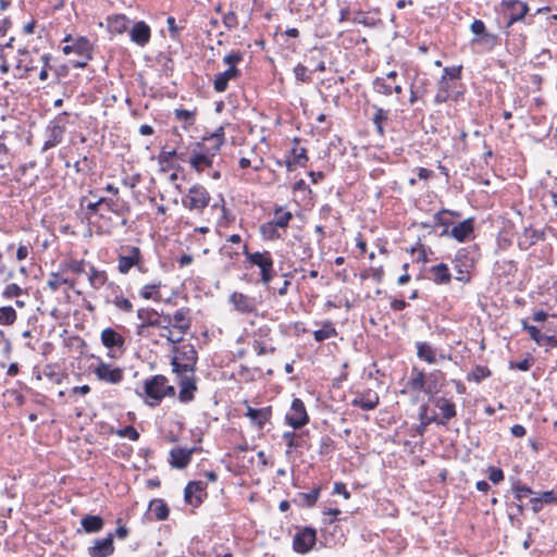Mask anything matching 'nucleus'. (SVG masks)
Here are the masks:
<instances>
[{
	"label": "nucleus",
	"instance_id": "1",
	"mask_svg": "<svg viewBox=\"0 0 557 557\" xmlns=\"http://www.w3.org/2000/svg\"><path fill=\"white\" fill-rule=\"evenodd\" d=\"M188 308H180L173 314L158 311L153 308H139L137 318L141 323L136 326V335H149V327L160 330V336L171 344H180L191 327V318Z\"/></svg>",
	"mask_w": 557,
	"mask_h": 557
},
{
	"label": "nucleus",
	"instance_id": "2",
	"mask_svg": "<svg viewBox=\"0 0 557 557\" xmlns=\"http://www.w3.org/2000/svg\"><path fill=\"white\" fill-rule=\"evenodd\" d=\"M174 356L171 360L173 372L176 374L195 373L198 360L197 351L191 344L176 346L173 344Z\"/></svg>",
	"mask_w": 557,
	"mask_h": 557
},
{
	"label": "nucleus",
	"instance_id": "3",
	"mask_svg": "<svg viewBox=\"0 0 557 557\" xmlns=\"http://www.w3.org/2000/svg\"><path fill=\"white\" fill-rule=\"evenodd\" d=\"M144 393L147 397L146 403L154 407L158 406L165 396H174L175 388L168 384V379L164 375L157 374L145 381Z\"/></svg>",
	"mask_w": 557,
	"mask_h": 557
},
{
	"label": "nucleus",
	"instance_id": "4",
	"mask_svg": "<svg viewBox=\"0 0 557 557\" xmlns=\"http://www.w3.org/2000/svg\"><path fill=\"white\" fill-rule=\"evenodd\" d=\"M134 267L141 273L147 271L140 248L136 246L122 247L117 257L119 272L127 274Z\"/></svg>",
	"mask_w": 557,
	"mask_h": 557
},
{
	"label": "nucleus",
	"instance_id": "5",
	"mask_svg": "<svg viewBox=\"0 0 557 557\" xmlns=\"http://www.w3.org/2000/svg\"><path fill=\"white\" fill-rule=\"evenodd\" d=\"M244 253L251 265L260 269L261 282L269 284L274 275L273 259L270 251L249 252L247 246H244Z\"/></svg>",
	"mask_w": 557,
	"mask_h": 557
},
{
	"label": "nucleus",
	"instance_id": "6",
	"mask_svg": "<svg viewBox=\"0 0 557 557\" xmlns=\"http://www.w3.org/2000/svg\"><path fill=\"white\" fill-rule=\"evenodd\" d=\"M66 115L67 113L63 112L47 125L45 131L46 139L44 141L41 151H47L51 148H54L63 141L66 132Z\"/></svg>",
	"mask_w": 557,
	"mask_h": 557
},
{
	"label": "nucleus",
	"instance_id": "7",
	"mask_svg": "<svg viewBox=\"0 0 557 557\" xmlns=\"http://www.w3.org/2000/svg\"><path fill=\"white\" fill-rule=\"evenodd\" d=\"M211 196L202 185L195 184L189 187L187 194L182 198L184 208L201 213L210 203Z\"/></svg>",
	"mask_w": 557,
	"mask_h": 557
},
{
	"label": "nucleus",
	"instance_id": "8",
	"mask_svg": "<svg viewBox=\"0 0 557 557\" xmlns=\"http://www.w3.org/2000/svg\"><path fill=\"white\" fill-rule=\"evenodd\" d=\"M78 205L87 220L90 221L92 218L106 219L96 190L89 189L88 195L81 196Z\"/></svg>",
	"mask_w": 557,
	"mask_h": 557
},
{
	"label": "nucleus",
	"instance_id": "9",
	"mask_svg": "<svg viewBox=\"0 0 557 557\" xmlns=\"http://www.w3.org/2000/svg\"><path fill=\"white\" fill-rule=\"evenodd\" d=\"M285 422L294 429H300L309 422V416L300 398L293 399L290 409L285 416Z\"/></svg>",
	"mask_w": 557,
	"mask_h": 557
},
{
	"label": "nucleus",
	"instance_id": "10",
	"mask_svg": "<svg viewBox=\"0 0 557 557\" xmlns=\"http://www.w3.org/2000/svg\"><path fill=\"white\" fill-rule=\"evenodd\" d=\"M454 269L457 271L458 276L456 280L461 282L469 281V273L474 267V259L470 256V252L462 248L459 249L453 260Z\"/></svg>",
	"mask_w": 557,
	"mask_h": 557
},
{
	"label": "nucleus",
	"instance_id": "11",
	"mask_svg": "<svg viewBox=\"0 0 557 557\" xmlns=\"http://www.w3.org/2000/svg\"><path fill=\"white\" fill-rule=\"evenodd\" d=\"M195 144L198 148L208 151L209 154L214 157L225 144L224 127L219 126L213 133L205 136L201 141H196Z\"/></svg>",
	"mask_w": 557,
	"mask_h": 557
},
{
	"label": "nucleus",
	"instance_id": "12",
	"mask_svg": "<svg viewBox=\"0 0 557 557\" xmlns=\"http://www.w3.org/2000/svg\"><path fill=\"white\" fill-rule=\"evenodd\" d=\"M94 374L99 381L109 384H119L124 377L123 369L115 367L112 368L109 363L99 360V363L94 369Z\"/></svg>",
	"mask_w": 557,
	"mask_h": 557
},
{
	"label": "nucleus",
	"instance_id": "13",
	"mask_svg": "<svg viewBox=\"0 0 557 557\" xmlns=\"http://www.w3.org/2000/svg\"><path fill=\"white\" fill-rule=\"evenodd\" d=\"M315 540V530L309 527L301 528L294 535L293 547L297 553L306 554L313 547Z\"/></svg>",
	"mask_w": 557,
	"mask_h": 557
},
{
	"label": "nucleus",
	"instance_id": "14",
	"mask_svg": "<svg viewBox=\"0 0 557 557\" xmlns=\"http://www.w3.org/2000/svg\"><path fill=\"white\" fill-rule=\"evenodd\" d=\"M190 168L198 173L203 172L207 169L212 168L213 157L208 151L198 148L194 143L191 148V156L188 158Z\"/></svg>",
	"mask_w": 557,
	"mask_h": 557
},
{
	"label": "nucleus",
	"instance_id": "15",
	"mask_svg": "<svg viewBox=\"0 0 557 557\" xmlns=\"http://www.w3.org/2000/svg\"><path fill=\"white\" fill-rule=\"evenodd\" d=\"M178 377L180 393L178 399L182 403H189L195 397L197 391L195 373L176 374Z\"/></svg>",
	"mask_w": 557,
	"mask_h": 557
},
{
	"label": "nucleus",
	"instance_id": "16",
	"mask_svg": "<svg viewBox=\"0 0 557 557\" xmlns=\"http://www.w3.org/2000/svg\"><path fill=\"white\" fill-rule=\"evenodd\" d=\"M207 484L201 481L189 482L184 490V498L187 504L191 506H198L202 503L207 496Z\"/></svg>",
	"mask_w": 557,
	"mask_h": 557
},
{
	"label": "nucleus",
	"instance_id": "17",
	"mask_svg": "<svg viewBox=\"0 0 557 557\" xmlns=\"http://www.w3.org/2000/svg\"><path fill=\"white\" fill-rule=\"evenodd\" d=\"M474 222L472 218L459 222L457 225L449 228H443L441 236H450L459 243L465 242L473 233Z\"/></svg>",
	"mask_w": 557,
	"mask_h": 557
},
{
	"label": "nucleus",
	"instance_id": "18",
	"mask_svg": "<svg viewBox=\"0 0 557 557\" xmlns=\"http://www.w3.org/2000/svg\"><path fill=\"white\" fill-rule=\"evenodd\" d=\"M99 201L101 202L102 212H111L117 216H124L131 211V207L128 202L120 199V197H99Z\"/></svg>",
	"mask_w": 557,
	"mask_h": 557
},
{
	"label": "nucleus",
	"instance_id": "19",
	"mask_svg": "<svg viewBox=\"0 0 557 557\" xmlns=\"http://www.w3.org/2000/svg\"><path fill=\"white\" fill-rule=\"evenodd\" d=\"M504 5L506 8L505 14L508 17L507 27H509L513 23L522 20L529 10L527 3L522 2L520 0L504 1Z\"/></svg>",
	"mask_w": 557,
	"mask_h": 557
},
{
	"label": "nucleus",
	"instance_id": "20",
	"mask_svg": "<svg viewBox=\"0 0 557 557\" xmlns=\"http://www.w3.org/2000/svg\"><path fill=\"white\" fill-rule=\"evenodd\" d=\"M246 404V412L245 417L249 418L251 423L257 425L259 430H262L264 425L270 421L272 416V409L271 407H263V408H252L248 405V401L245 400Z\"/></svg>",
	"mask_w": 557,
	"mask_h": 557
},
{
	"label": "nucleus",
	"instance_id": "21",
	"mask_svg": "<svg viewBox=\"0 0 557 557\" xmlns=\"http://www.w3.org/2000/svg\"><path fill=\"white\" fill-rule=\"evenodd\" d=\"M197 450L196 447L193 448H182V447H175L171 449L170 451V463L173 468L176 469H185L190 460L191 455Z\"/></svg>",
	"mask_w": 557,
	"mask_h": 557
},
{
	"label": "nucleus",
	"instance_id": "22",
	"mask_svg": "<svg viewBox=\"0 0 557 557\" xmlns=\"http://www.w3.org/2000/svg\"><path fill=\"white\" fill-rule=\"evenodd\" d=\"M435 407L440 410L441 417L435 419V422L441 425H446L450 419L456 417V405L445 397H438L435 400Z\"/></svg>",
	"mask_w": 557,
	"mask_h": 557
},
{
	"label": "nucleus",
	"instance_id": "23",
	"mask_svg": "<svg viewBox=\"0 0 557 557\" xmlns=\"http://www.w3.org/2000/svg\"><path fill=\"white\" fill-rule=\"evenodd\" d=\"M230 302L240 313H251L256 310L255 298L243 293L234 292L230 295Z\"/></svg>",
	"mask_w": 557,
	"mask_h": 557
},
{
	"label": "nucleus",
	"instance_id": "24",
	"mask_svg": "<svg viewBox=\"0 0 557 557\" xmlns=\"http://www.w3.org/2000/svg\"><path fill=\"white\" fill-rule=\"evenodd\" d=\"M101 343L108 349L124 350L125 339L112 327H107L101 332Z\"/></svg>",
	"mask_w": 557,
	"mask_h": 557
},
{
	"label": "nucleus",
	"instance_id": "25",
	"mask_svg": "<svg viewBox=\"0 0 557 557\" xmlns=\"http://www.w3.org/2000/svg\"><path fill=\"white\" fill-rule=\"evenodd\" d=\"M129 37L133 42L140 47H144L150 40V27L143 21L136 22L129 32Z\"/></svg>",
	"mask_w": 557,
	"mask_h": 557
},
{
	"label": "nucleus",
	"instance_id": "26",
	"mask_svg": "<svg viewBox=\"0 0 557 557\" xmlns=\"http://www.w3.org/2000/svg\"><path fill=\"white\" fill-rule=\"evenodd\" d=\"M454 87V83L448 82L446 76H442L441 79L438 81V87L434 97V103L442 104L450 98L457 100L460 92H456L454 96H451V89Z\"/></svg>",
	"mask_w": 557,
	"mask_h": 557
},
{
	"label": "nucleus",
	"instance_id": "27",
	"mask_svg": "<svg viewBox=\"0 0 557 557\" xmlns=\"http://www.w3.org/2000/svg\"><path fill=\"white\" fill-rule=\"evenodd\" d=\"M239 75L240 71L236 66H230L224 72L219 73L213 81L214 90L218 92L225 91L228 86V82L237 78Z\"/></svg>",
	"mask_w": 557,
	"mask_h": 557
},
{
	"label": "nucleus",
	"instance_id": "28",
	"mask_svg": "<svg viewBox=\"0 0 557 557\" xmlns=\"http://www.w3.org/2000/svg\"><path fill=\"white\" fill-rule=\"evenodd\" d=\"M114 552L113 536L109 534L107 537L95 541L92 547L89 548V555H96V557H108Z\"/></svg>",
	"mask_w": 557,
	"mask_h": 557
},
{
	"label": "nucleus",
	"instance_id": "29",
	"mask_svg": "<svg viewBox=\"0 0 557 557\" xmlns=\"http://www.w3.org/2000/svg\"><path fill=\"white\" fill-rule=\"evenodd\" d=\"M169 516V507L163 499L156 498L149 503L147 510L148 520H165Z\"/></svg>",
	"mask_w": 557,
	"mask_h": 557
},
{
	"label": "nucleus",
	"instance_id": "30",
	"mask_svg": "<svg viewBox=\"0 0 557 557\" xmlns=\"http://www.w3.org/2000/svg\"><path fill=\"white\" fill-rule=\"evenodd\" d=\"M379 395L373 391H368L362 395L354 398L351 400V405L354 407H359L363 410H373L379 405Z\"/></svg>",
	"mask_w": 557,
	"mask_h": 557
},
{
	"label": "nucleus",
	"instance_id": "31",
	"mask_svg": "<svg viewBox=\"0 0 557 557\" xmlns=\"http://www.w3.org/2000/svg\"><path fill=\"white\" fill-rule=\"evenodd\" d=\"M62 51L66 55L71 53L87 55V53L90 52V42L86 37H78L72 45H65Z\"/></svg>",
	"mask_w": 557,
	"mask_h": 557
},
{
	"label": "nucleus",
	"instance_id": "32",
	"mask_svg": "<svg viewBox=\"0 0 557 557\" xmlns=\"http://www.w3.org/2000/svg\"><path fill=\"white\" fill-rule=\"evenodd\" d=\"M320 492V487H314L309 492H299L295 495L293 502L300 507H312L317 503Z\"/></svg>",
	"mask_w": 557,
	"mask_h": 557
},
{
	"label": "nucleus",
	"instance_id": "33",
	"mask_svg": "<svg viewBox=\"0 0 557 557\" xmlns=\"http://www.w3.org/2000/svg\"><path fill=\"white\" fill-rule=\"evenodd\" d=\"M425 379L426 374L422 370H419L418 368L413 367L407 385L413 392H423L425 394Z\"/></svg>",
	"mask_w": 557,
	"mask_h": 557
},
{
	"label": "nucleus",
	"instance_id": "34",
	"mask_svg": "<svg viewBox=\"0 0 557 557\" xmlns=\"http://www.w3.org/2000/svg\"><path fill=\"white\" fill-rule=\"evenodd\" d=\"M417 356L429 364L436 362V349L426 342H417Z\"/></svg>",
	"mask_w": 557,
	"mask_h": 557
},
{
	"label": "nucleus",
	"instance_id": "35",
	"mask_svg": "<svg viewBox=\"0 0 557 557\" xmlns=\"http://www.w3.org/2000/svg\"><path fill=\"white\" fill-rule=\"evenodd\" d=\"M433 275V282L436 284H448L451 280L449 269L446 263H438L430 268Z\"/></svg>",
	"mask_w": 557,
	"mask_h": 557
},
{
	"label": "nucleus",
	"instance_id": "36",
	"mask_svg": "<svg viewBox=\"0 0 557 557\" xmlns=\"http://www.w3.org/2000/svg\"><path fill=\"white\" fill-rule=\"evenodd\" d=\"M108 28L113 34H123L128 26L129 20L123 14H116L113 16H109L108 20Z\"/></svg>",
	"mask_w": 557,
	"mask_h": 557
},
{
	"label": "nucleus",
	"instance_id": "37",
	"mask_svg": "<svg viewBox=\"0 0 557 557\" xmlns=\"http://www.w3.org/2000/svg\"><path fill=\"white\" fill-rule=\"evenodd\" d=\"M444 379V373L440 370H434L426 374V387H425V394L426 395H434L440 392L441 383L440 381Z\"/></svg>",
	"mask_w": 557,
	"mask_h": 557
},
{
	"label": "nucleus",
	"instance_id": "38",
	"mask_svg": "<svg viewBox=\"0 0 557 557\" xmlns=\"http://www.w3.org/2000/svg\"><path fill=\"white\" fill-rule=\"evenodd\" d=\"M515 498L518 500V507L520 509L528 507V500L535 493L527 485L516 484L512 487Z\"/></svg>",
	"mask_w": 557,
	"mask_h": 557
},
{
	"label": "nucleus",
	"instance_id": "39",
	"mask_svg": "<svg viewBox=\"0 0 557 557\" xmlns=\"http://www.w3.org/2000/svg\"><path fill=\"white\" fill-rule=\"evenodd\" d=\"M274 218L271 220L274 225L285 230L293 220V213L278 206L274 209Z\"/></svg>",
	"mask_w": 557,
	"mask_h": 557
},
{
	"label": "nucleus",
	"instance_id": "40",
	"mask_svg": "<svg viewBox=\"0 0 557 557\" xmlns=\"http://www.w3.org/2000/svg\"><path fill=\"white\" fill-rule=\"evenodd\" d=\"M18 54L21 58L17 60L16 69L25 72V75H22V77H27V75L35 71L37 66L33 63L32 59H28L29 51L27 49H20Z\"/></svg>",
	"mask_w": 557,
	"mask_h": 557
},
{
	"label": "nucleus",
	"instance_id": "41",
	"mask_svg": "<svg viewBox=\"0 0 557 557\" xmlns=\"http://www.w3.org/2000/svg\"><path fill=\"white\" fill-rule=\"evenodd\" d=\"M161 283L146 284L139 290V296L143 299L149 300L152 299L154 301L161 300L160 293Z\"/></svg>",
	"mask_w": 557,
	"mask_h": 557
},
{
	"label": "nucleus",
	"instance_id": "42",
	"mask_svg": "<svg viewBox=\"0 0 557 557\" xmlns=\"http://www.w3.org/2000/svg\"><path fill=\"white\" fill-rule=\"evenodd\" d=\"M336 335L337 331L331 321L324 322L321 329L313 332V338L319 343L335 337Z\"/></svg>",
	"mask_w": 557,
	"mask_h": 557
},
{
	"label": "nucleus",
	"instance_id": "43",
	"mask_svg": "<svg viewBox=\"0 0 557 557\" xmlns=\"http://www.w3.org/2000/svg\"><path fill=\"white\" fill-rule=\"evenodd\" d=\"M88 280L92 288L100 289L108 281L106 271L97 270L95 267H90Z\"/></svg>",
	"mask_w": 557,
	"mask_h": 557
},
{
	"label": "nucleus",
	"instance_id": "44",
	"mask_svg": "<svg viewBox=\"0 0 557 557\" xmlns=\"http://www.w3.org/2000/svg\"><path fill=\"white\" fill-rule=\"evenodd\" d=\"M280 227L270 220L260 225V233L265 240H276L282 237Z\"/></svg>",
	"mask_w": 557,
	"mask_h": 557
},
{
	"label": "nucleus",
	"instance_id": "45",
	"mask_svg": "<svg viewBox=\"0 0 557 557\" xmlns=\"http://www.w3.org/2000/svg\"><path fill=\"white\" fill-rule=\"evenodd\" d=\"M17 319L15 309L11 306L0 307V325H12Z\"/></svg>",
	"mask_w": 557,
	"mask_h": 557
},
{
	"label": "nucleus",
	"instance_id": "46",
	"mask_svg": "<svg viewBox=\"0 0 557 557\" xmlns=\"http://www.w3.org/2000/svg\"><path fill=\"white\" fill-rule=\"evenodd\" d=\"M195 111H189L185 109H175L174 110V116L177 121L184 123V128L187 129L189 126H191L195 123Z\"/></svg>",
	"mask_w": 557,
	"mask_h": 557
},
{
	"label": "nucleus",
	"instance_id": "47",
	"mask_svg": "<svg viewBox=\"0 0 557 557\" xmlns=\"http://www.w3.org/2000/svg\"><path fill=\"white\" fill-rule=\"evenodd\" d=\"M112 304L116 307V309L125 313H131L134 310L132 301L126 298L122 292L114 296Z\"/></svg>",
	"mask_w": 557,
	"mask_h": 557
},
{
	"label": "nucleus",
	"instance_id": "48",
	"mask_svg": "<svg viewBox=\"0 0 557 557\" xmlns=\"http://www.w3.org/2000/svg\"><path fill=\"white\" fill-rule=\"evenodd\" d=\"M491 370L484 366H475L474 369L467 375L468 381L480 383L482 380L491 376Z\"/></svg>",
	"mask_w": 557,
	"mask_h": 557
},
{
	"label": "nucleus",
	"instance_id": "49",
	"mask_svg": "<svg viewBox=\"0 0 557 557\" xmlns=\"http://www.w3.org/2000/svg\"><path fill=\"white\" fill-rule=\"evenodd\" d=\"M375 114L372 117V122L376 127V132L383 136L384 135V127L383 122L388 119L387 111L383 110L382 108H379L374 106Z\"/></svg>",
	"mask_w": 557,
	"mask_h": 557
},
{
	"label": "nucleus",
	"instance_id": "50",
	"mask_svg": "<svg viewBox=\"0 0 557 557\" xmlns=\"http://www.w3.org/2000/svg\"><path fill=\"white\" fill-rule=\"evenodd\" d=\"M446 214H450L454 216H460V214L458 212H455V211H451L448 209H443L433 215L434 224L441 225L444 228H449V225L451 224V222L445 218Z\"/></svg>",
	"mask_w": 557,
	"mask_h": 557
},
{
	"label": "nucleus",
	"instance_id": "51",
	"mask_svg": "<svg viewBox=\"0 0 557 557\" xmlns=\"http://www.w3.org/2000/svg\"><path fill=\"white\" fill-rule=\"evenodd\" d=\"M292 154L294 158V162L298 164H304L308 161L307 149L299 146V139H294V147L292 148Z\"/></svg>",
	"mask_w": 557,
	"mask_h": 557
},
{
	"label": "nucleus",
	"instance_id": "52",
	"mask_svg": "<svg viewBox=\"0 0 557 557\" xmlns=\"http://www.w3.org/2000/svg\"><path fill=\"white\" fill-rule=\"evenodd\" d=\"M373 89L375 92L384 96H391L392 95V85L387 84L386 78L384 77H375L373 79Z\"/></svg>",
	"mask_w": 557,
	"mask_h": 557
},
{
	"label": "nucleus",
	"instance_id": "53",
	"mask_svg": "<svg viewBox=\"0 0 557 557\" xmlns=\"http://www.w3.org/2000/svg\"><path fill=\"white\" fill-rule=\"evenodd\" d=\"M497 42V36L491 33L485 32L484 34L474 37L472 39V44H480L485 46L487 49H493Z\"/></svg>",
	"mask_w": 557,
	"mask_h": 557
},
{
	"label": "nucleus",
	"instance_id": "54",
	"mask_svg": "<svg viewBox=\"0 0 557 557\" xmlns=\"http://www.w3.org/2000/svg\"><path fill=\"white\" fill-rule=\"evenodd\" d=\"M521 325L522 329L528 332L531 339H533L537 345H543L544 335L535 325L529 324L525 320L521 321Z\"/></svg>",
	"mask_w": 557,
	"mask_h": 557
},
{
	"label": "nucleus",
	"instance_id": "55",
	"mask_svg": "<svg viewBox=\"0 0 557 557\" xmlns=\"http://www.w3.org/2000/svg\"><path fill=\"white\" fill-rule=\"evenodd\" d=\"M23 288L21 286H18L17 284L15 283H11V284H8L3 292H2V297L4 299H12V298H15V297H20L22 294H23Z\"/></svg>",
	"mask_w": 557,
	"mask_h": 557
},
{
	"label": "nucleus",
	"instance_id": "56",
	"mask_svg": "<svg viewBox=\"0 0 557 557\" xmlns=\"http://www.w3.org/2000/svg\"><path fill=\"white\" fill-rule=\"evenodd\" d=\"M67 283V280L60 276L58 273H54L52 272L50 275H49V278L47 281V286L52 290V292H57L59 289V287L63 284H66Z\"/></svg>",
	"mask_w": 557,
	"mask_h": 557
},
{
	"label": "nucleus",
	"instance_id": "57",
	"mask_svg": "<svg viewBox=\"0 0 557 557\" xmlns=\"http://www.w3.org/2000/svg\"><path fill=\"white\" fill-rule=\"evenodd\" d=\"M294 74L298 82H301V83L311 82V76L309 74L308 69L300 63L294 67Z\"/></svg>",
	"mask_w": 557,
	"mask_h": 557
},
{
	"label": "nucleus",
	"instance_id": "58",
	"mask_svg": "<svg viewBox=\"0 0 557 557\" xmlns=\"http://www.w3.org/2000/svg\"><path fill=\"white\" fill-rule=\"evenodd\" d=\"M461 65L445 67L442 76H446L448 82L454 83L461 77Z\"/></svg>",
	"mask_w": 557,
	"mask_h": 557
},
{
	"label": "nucleus",
	"instance_id": "59",
	"mask_svg": "<svg viewBox=\"0 0 557 557\" xmlns=\"http://www.w3.org/2000/svg\"><path fill=\"white\" fill-rule=\"evenodd\" d=\"M116 434L121 437H128L132 441H137L139 438V433L132 425H127L123 429L117 430Z\"/></svg>",
	"mask_w": 557,
	"mask_h": 557
},
{
	"label": "nucleus",
	"instance_id": "60",
	"mask_svg": "<svg viewBox=\"0 0 557 557\" xmlns=\"http://www.w3.org/2000/svg\"><path fill=\"white\" fill-rule=\"evenodd\" d=\"M243 61V53L239 51H232L223 58V63L230 66H236L237 63Z\"/></svg>",
	"mask_w": 557,
	"mask_h": 557
},
{
	"label": "nucleus",
	"instance_id": "61",
	"mask_svg": "<svg viewBox=\"0 0 557 557\" xmlns=\"http://www.w3.org/2000/svg\"><path fill=\"white\" fill-rule=\"evenodd\" d=\"M223 24L228 29L232 30L237 27L238 21L235 12L230 11L223 15Z\"/></svg>",
	"mask_w": 557,
	"mask_h": 557
},
{
	"label": "nucleus",
	"instance_id": "62",
	"mask_svg": "<svg viewBox=\"0 0 557 557\" xmlns=\"http://www.w3.org/2000/svg\"><path fill=\"white\" fill-rule=\"evenodd\" d=\"M67 268L71 272L75 274H83L86 272V262L85 260H72Z\"/></svg>",
	"mask_w": 557,
	"mask_h": 557
},
{
	"label": "nucleus",
	"instance_id": "63",
	"mask_svg": "<svg viewBox=\"0 0 557 557\" xmlns=\"http://www.w3.org/2000/svg\"><path fill=\"white\" fill-rule=\"evenodd\" d=\"M283 440L285 441L288 449H295L300 446V443L296 440L295 432H292V431L284 432Z\"/></svg>",
	"mask_w": 557,
	"mask_h": 557
},
{
	"label": "nucleus",
	"instance_id": "64",
	"mask_svg": "<svg viewBox=\"0 0 557 557\" xmlns=\"http://www.w3.org/2000/svg\"><path fill=\"white\" fill-rule=\"evenodd\" d=\"M542 498V502L547 505H557V492L555 491H545L543 493H537Z\"/></svg>",
	"mask_w": 557,
	"mask_h": 557
}]
</instances>
